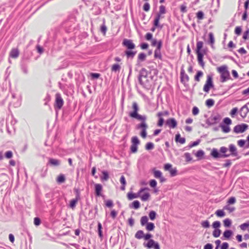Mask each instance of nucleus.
<instances>
[{
  "label": "nucleus",
  "instance_id": "23",
  "mask_svg": "<svg viewBox=\"0 0 249 249\" xmlns=\"http://www.w3.org/2000/svg\"><path fill=\"white\" fill-rule=\"evenodd\" d=\"M197 54V61L198 63L203 67L204 66V62L203 61V55L201 52L196 53Z\"/></svg>",
  "mask_w": 249,
  "mask_h": 249
},
{
  "label": "nucleus",
  "instance_id": "27",
  "mask_svg": "<svg viewBox=\"0 0 249 249\" xmlns=\"http://www.w3.org/2000/svg\"><path fill=\"white\" fill-rule=\"evenodd\" d=\"M146 55L145 53H140L138 56V62H142L146 59Z\"/></svg>",
  "mask_w": 249,
  "mask_h": 249
},
{
  "label": "nucleus",
  "instance_id": "21",
  "mask_svg": "<svg viewBox=\"0 0 249 249\" xmlns=\"http://www.w3.org/2000/svg\"><path fill=\"white\" fill-rule=\"evenodd\" d=\"M248 112H249V109H248V107L246 105L243 106L241 108L240 115L243 118L246 117Z\"/></svg>",
  "mask_w": 249,
  "mask_h": 249
},
{
  "label": "nucleus",
  "instance_id": "12",
  "mask_svg": "<svg viewBox=\"0 0 249 249\" xmlns=\"http://www.w3.org/2000/svg\"><path fill=\"white\" fill-rule=\"evenodd\" d=\"M229 149L230 152V156L236 157L238 155L237 149L236 147L233 144H230L229 145Z\"/></svg>",
  "mask_w": 249,
  "mask_h": 249
},
{
  "label": "nucleus",
  "instance_id": "41",
  "mask_svg": "<svg viewBox=\"0 0 249 249\" xmlns=\"http://www.w3.org/2000/svg\"><path fill=\"white\" fill-rule=\"evenodd\" d=\"M209 42L211 44V46H213V44L214 43V36L213 33H210L209 34Z\"/></svg>",
  "mask_w": 249,
  "mask_h": 249
},
{
  "label": "nucleus",
  "instance_id": "29",
  "mask_svg": "<svg viewBox=\"0 0 249 249\" xmlns=\"http://www.w3.org/2000/svg\"><path fill=\"white\" fill-rule=\"evenodd\" d=\"M120 181L121 183L122 184V186L121 187V190H125V186L126 184V180L125 177L124 176H122L121 177Z\"/></svg>",
  "mask_w": 249,
  "mask_h": 249
},
{
  "label": "nucleus",
  "instance_id": "6",
  "mask_svg": "<svg viewBox=\"0 0 249 249\" xmlns=\"http://www.w3.org/2000/svg\"><path fill=\"white\" fill-rule=\"evenodd\" d=\"M131 145L130 150L132 153H135L137 152L138 145L140 143V141L136 136L132 137L131 138Z\"/></svg>",
  "mask_w": 249,
  "mask_h": 249
},
{
  "label": "nucleus",
  "instance_id": "1",
  "mask_svg": "<svg viewBox=\"0 0 249 249\" xmlns=\"http://www.w3.org/2000/svg\"><path fill=\"white\" fill-rule=\"evenodd\" d=\"M132 108L133 111L130 113L129 116L131 118H135L141 123L137 126V128L141 129V136L142 138H145L147 135L146 129L148 128V125L146 123L147 117L145 115H142L138 113L139 107L137 104L134 102L132 104Z\"/></svg>",
  "mask_w": 249,
  "mask_h": 249
},
{
  "label": "nucleus",
  "instance_id": "44",
  "mask_svg": "<svg viewBox=\"0 0 249 249\" xmlns=\"http://www.w3.org/2000/svg\"><path fill=\"white\" fill-rule=\"evenodd\" d=\"M148 218L146 216H143L141 218V224L142 226L147 224L148 222Z\"/></svg>",
  "mask_w": 249,
  "mask_h": 249
},
{
  "label": "nucleus",
  "instance_id": "63",
  "mask_svg": "<svg viewBox=\"0 0 249 249\" xmlns=\"http://www.w3.org/2000/svg\"><path fill=\"white\" fill-rule=\"evenodd\" d=\"M184 156L187 161H190L192 159L191 154L189 153H185L184 154Z\"/></svg>",
  "mask_w": 249,
  "mask_h": 249
},
{
  "label": "nucleus",
  "instance_id": "45",
  "mask_svg": "<svg viewBox=\"0 0 249 249\" xmlns=\"http://www.w3.org/2000/svg\"><path fill=\"white\" fill-rule=\"evenodd\" d=\"M223 223L225 227H229L231 226V221L229 218H226L223 220Z\"/></svg>",
  "mask_w": 249,
  "mask_h": 249
},
{
  "label": "nucleus",
  "instance_id": "59",
  "mask_svg": "<svg viewBox=\"0 0 249 249\" xmlns=\"http://www.w3.org/2000/svg\"><path fill=\"white\" fill-rule=\"evenodd\" d=\"M249 226V223H244L242 224H241L240 226V229L243 230V231H245L246 230V229L247 228H248Z\"/></svg>",
  "mask_w": 249,
  "mask_h": 249
},
{
  "label": "nucleus",
  "instance_id": "8",
  "mask_svg": "<svg viewBox=\"0 0 249 249\" xmlns=\"http://www.w3.org/2000/svg\"><path fill=\"white\" fill-rule=\"evenodd\" d=\"M152 171L154 177L156 178L160 179V182H163L166 181V179L162 176V172L160 170H157L155 168L152 169Z\"/></svg>",
  "mask_w": 249,
  "mask_h": 249
},
{
  "label": "nucleus",
  "instance_id": "54",
  "mask_svg": "<svg viewBox=\"0 0 249 249\" xmlns=\"http://www.w3.org/2000/svg\"><path fill=\"white\" fill-rule=\"evenodd\" d=\"M100 31L104 36L106 35V32L107 31V28L105 24H103L101 25L100 28Z\"/></svg>",
  "mask_w": 249,
  "mask_h": 249
},
{
  "label": "nucleus",
  "instance_id": "3",
  "mask_svg": "<svg viewBox=\"0 0 249 249\" xmlns=\"http://www.w3.org/2000/svg\"><path fill=\"white\" fill-rule=\"evenodd\" d=\"M139 198L142 201H148L151 197L149 189L147 187L141 188L138 191Z\"/></svg>",
  "mask_w": 249,
  "mask_h": 249
},
{
  "label": "nucleus",
  "instance_id": "25",
  "mask_svg": "<svg viewBox=\"0 0 249 249\" xmlns=\"http://www.w3.org/2000/svg\"><path fill=\"white\" fill-rule=\"evenodd\" d=\"M233 234V232L231 230H226L223 234V236L226 239H229L231 236Z\"/></svg>",
  "mask_w": 249,
  "mask_h": 249
},
{
  "label": "nucleus",
  "instance_id": "39",
  "mask_svg": "<svg viewBox=\"0 0 249 249\" xmlns=\"http://www.w3.org/2000/svg\"><path fill=\"white\" fill-rule=\"evenodd\" d=\"M214 104V101L212 99H209L206 101V105L208 107H213Z\"/></svg>",
  "mask_w": 249,
  "mask_h": 249
},
{
  "label": "nucleus",
  "instance_id": "52",
  "mask_svg": "<svg viewBox=\"0 0 249 249\" xmlns=\"http://www.w3.org/2000/svg\"><path fill=\"white\" fill-rule=\"evenodd\" d=\"M238 111V108L237 107H234L233 108L231 112H230V115L231 117L233 118L235 116V115L237 113Z\"/></svg>",
  "mask_w": 249,
  "mask_h": 249
},
{
  "label": "nucleus",
  "instance_id": "9",
  "mask_svg": "<svg viewBox=\"0 0 249 249\" xmlns=\"http://www.w3.org/2000/svg\"><path fill=\"white\" fill-rule=\"evenodd\" d=\"M166 124L171 128H175L177 126V122L174 118L168 119L165 122Z\"/></svg>",
  "mask_w": 249,
  "mask_h": 249
},
{
  "label": "nucleus",
  "instance_id": "14",
  "mask_svg": "<svg viewBox=\"0 0 249 249\" xmlns=\"http://www.w3.org/2000/svg\"><path fill=\"white\" fill-rule=\"evenodd\" d=\"M180 79L181 82L185 84L189 80V77L188 75L186 74L185 71L184 70H181L180 71Z\"/></svg>",
  "mask_w": 249,
  "mask_h": 249
},
{
  "label": "nucleus",
  "instance_id": "35",
  "mask_svg": "<svg viewBox=\"0 0 249 249\" xmlns=\"http://www.w3.org/2000/svg\"><path fill=\"white\" fill-rule=\"evenodd\" d=\"M155 228L154 224L152 222L147 223L146 226V230L148 231H153Z\"/></svg>",
  "mask_w": 249,
  "mask_h": 249
},
{
  "label": "nucleus",
  "instance_id": "7",
  "mask_svg": "<svg viewBox=\"0 0 249 249\" xmlns=\"http://www.w3.org/2000/svg\"><path fill=\"white\" fill-rule=\"evenodd\" d=\"M248 125L245 124H238L235 126L233 128V131L236 133H243L248 128Z\"/></svg>",
  "mask_w": 249,
  "mask_h": 249
},
{
  "label": "nucleus",
  "instance_id": "50",
  "mask_svg": "<svg viewBox=\"0 0 249 249\" xmlns=\"http://www.w3.org/2000/svg\"><path fill=\"white\" fill-rule=\"evenodd\" d=\"M220 222L218 221H215L213 223L212 226L215 229H218L220 227Z\"/></svg>",
  "mask_w": 249,
  "mask_h": 249
},
{
  "label": "nucleus",
  "instance_id": "20",
  "mask_svg": "<svg viewBox=\"0 0 249 249\" xmlns=\"http://www.w3.org/2000/svg\"><path fill=\"white\" fill-rule=\"evenodd\" d=\"M19 55V51L18 49L13 48L10 53V56L13 58H16Z\"/></svg>",
  "mask_w": 249,
  "mask_h": 249
},
{
  "label": "nucleus",
  "instance_id": "47",
  "mask_svg": "<svg viewBox=\"0 0 249 249\" xmlns=\"http://www.w3.org/2000/svg\"><path fill=\"white\" fill-rule=\"evenodd\" d=\"M156 213L154 211H151L149 213V216L151 220H154L156 218Z\"/></svg>",
  "mask_w": 249,
  "mask_h": 249
},
{
  "label": "nucleus",
  "instance_id": "57",
  "mask_svg": "<svg viewBox=\"0 0 249 249\" xmlns=\"http://www.w3.org/2000/svg\"><path fill=\"white\" fill-rule=\"evenodd\" d=\"M154 148V144L152 142H149L146 143L145 148L146 150H151Z\"/></svg>",
  "mask_w": 249,
  "mask_h": 249
},
{
  "label": "nucleus",
  "instance_id": "62",
  "mask_svg": "<svg viewBox=\"0 0 249 249\" xmlns=\"http://www.w3.org/2000/svg\"><path fill=\"white\" fill-rule=\"evenodd\" d=\"M150 7V4L146 2L144 4L143 6V9L144 11L147 12L149 10Z\"/></svg>",
  "mask_w": 249,
  "mask_h": 249
},
{
  "label": "nucleus",
  "instance_id": "42",
  "mask_svg": "<svg viewBox=\"0 0 249 249\" xmlns=\"http://www.w3.org/2000/svg\"><path fill=\"white\" fill-rule=\"evenodd\" d=\"M195 155L199 159H201L203 158V156L204 155V152L202 150H199L197 151Z\"/></svg>",
  "mask_w": 249,
  "mask_h": 249
},
{
  "label": "nucleus",
  "instance_id": "48",
  "mask_svg": "<svg viewBox=\"0 0 249 249\" xmlns=\"http://www.w3.org/2000/svg\"><path fill=\"white\" fill-rule=\"evenodd\" d=\"M166 8L164 5H161L159 7V13H160V14L164 15L166 13Z\"/></svg>",
  "mask_w": 249,
  "mask_h": 249
},
{
  "label": "nucleus",
  "instance_id": "32",
  "mask_svg": "<svg viewBox=\"0 0 249 249\" xmlns=\"http://www.w3.org/2000/svg\"><path fill=\"white\" fill-rule=\"evenodd\" d=\"M144 236V232L142 230H139L136 233L135 235V238L138 239H142L143 238Z\"/></svg>",
  "mask_w": 249,
  "mask_h": 249
},
{
  "label": "nucleus",
  "instance_id": "58",
  "mask_svg": "<svg viewBox=\"0 0 249 249\" xmlns=\"http://www.w3.org/2000/svg\"><path fill=\"white\" fill-rule=\"evenodd\" d=\"M236 202V199L234 197H231L228 200L227 203L228 205L233 204Z\"/></svg>",
  "mask_w": 249,
  "mask_h": 249
},
{
  "label": "nucleus",
  "instance_id": "38",
  "mask_svg": "<svg viewBox=\"0 0 249 249\" xmlns=\"http://www.w3.org/2000/svg\"><path fill=\"white\" fill-rule=\"evenodd\" d=\"M203 73L201 71H198L196 74L195 76V80L197 82L200 81V78L202 77Z\"/></svg>",
  "mask_w": 249,
  "mask_h": 249
},
{
  "label": "nucleus",
  "instance_id": "15",
  "mask_svg": "<svg viewBox=\"0 0 249 249\" xmlns=\"http://www.w3.org/2000/svg\"><path fill=\"white\" fill-rule=\"evenodd\" d=\"M164 16L162 14H160V13H158L155 18V19L154 20V26L156 27H159L160 26V24H159V21H160V18H164Z\"/></svg>",
  "mask_w": 249,
  "mask_h": 249
},
{
  "label": "nucleus",
  "instance_id": "24",
  "mask_svg": "<svg viewBox=\"0 0 249 249\" xmlns=\"http://www.w3.org/2000/svg\"><path fill=\"white\" fill-rule=\"evenodd\" d=\"M175 140L177 142H178L181 144H183L185 142V139L184 138L181 137L179 134L176 135Z\"/></svg>",
  "mask_w": 249,
  "mask_h": 249
},
{
  "label": "nucleus",
  "instance_id": "4",
  "mask_svg": "<svg viewBox=\"0 0 249 249\" xmlns=\"http://www.w3.org/2000/svg\"><path fill=\"white\" fill-rule=\"evenodd\" d=\"M214 85L213 81V77L211 75L207 76V79L203 87V91L206 93H209L211 89L213 88Z\"/></svg>",
  "mask_w": 249,
  "mask_h": 249
},
{
  "label": "nucleus",
  "instance_id": "53",
  "mask_svg": "<svg viewBox=\"0 0 249 249\" xmlns=\"http://www.w3.org/2000/svg\"><path fill=\"white\" fill-rule=\"evenodd\" d=\"M201 225L204 228H208L210 227V223L208 220L202 221Z\"/></svg>",
  "mask_w": 249,
  "mask_h": 249
},
{
  "label": "nucleus",
  "instance_id": "31",
  "mask_svg": "<svg viewBox=\"0 0 249 249\" xmlns=\"http://www.w3.org/2000/svg\"><path fill=\"white\" fill-rule=\"evenodd\" d=\"M65 180V177L63 174H60L56 178V181L59 183L64 182Z\"/></svg>",
  "mask_w": 249,
  "mask_h": 249
},
{
  "label": "nucleus",
  "instance_id": "11",
  "mask_svg": "<svg viewBox=\"0 0 249 249\" xmlns=\"http://www.w3.org/2000/svg\"><path fill=\"white\" fill-rule=\"evenodd\" d=\"M146 247L148 248H154V249H160L159 244L155 242L153 239H150L146 245Z\"/></svg>",
  "mask_w": 249,
  "mask_h": 249
},
{
  "label": "nucleus",
  "instance_id": "49",
  "mask_svg": "<svg viewBox=\"0 0 249 249\" xmlns=\"http://www.w3.org/2000/svg\"><path fill=\"white\" fill-rule=\"evenodd\" d=\"M196 17L197 19L201 20L204 18V13L202 11H199L196 13Z\"/></svg>",
  "mask_w": 249,
  "mask_h": 249
},
{
  "label": "nucleus",
  "instance_id": "40",
  "mask_svg": "<svg viewBox=\"0 0 249 249\" xmlns=\"http://www.w3.org/2000/svg\"><path fill=\"white\" fill-rule=\"evenodd\" d=\"M203 43L202 41H198L196 43V53L201 52V49L203 47Z\"/></svg>",
  "mask_w": 249,
  "mask_h": 249
},
{
  "label": "nucleus",
  "instance_id": "51",
  "mask_svg": "<svg viewBox=\"0 0 249 249\" xmlns=\"http://www.w3.org/2000/svg\"><path fill=\"white\" fill-rule=\"evenodd\" d=\"M169 171L170 173L171 176H172V177H174V176H176L177 174V170L176 168H172L170 169V170Z\"/></svg>",
  "mask_w": 249,
  "mask_h": 249
},
{
  "label": "nucleus",
  "instance_id": "61",
  "mask_svg": "<svg viewBox=\"0 0 249 249\" xmlns=\"http://www.w3.org/2000/svg\"><path fill=\"white\" fill-rule=\"evenodd\" d=\"M105 202L106 206L108 208H111L113 206V203L111 200H107Z\"/></svg>",
  "mask_w": 249,
  "mask_h": 249
},
{
  "label": "nucleus",
  "instance_id": "26",
  "mask_svg": "<svg viewBox=\"0 0 249 249\" xmlns=\"http://www.w3.org/2000/svg\"><path fill=\"white\" fill-rule=\"evenodd\" d=\"M78 199L79 197L77 196L75 198L71 200L70 202V207L72 209H74L75 207Z\"/></svg>",
  "mask_w": 249,
  "mask_h": 249
},
{
  "label": "nucleus",
  "instance_id": "60",
  "mask_svg": "<svg viewBox=\"0 0 249 249\" xmlns=\"http://www.w3.org/2000/svg\"><path fill=\"white\" fill-rule=\"evenodd\" d=\"M223 210H228V211H229V212L231 213V212H232L233 211H234L235 208L234 207H231L229 206V205H228L225 206L223 207Z\"/></svg>",
  "mask_w": 249,
  "mask_h": 249
},
{
  "label": "nucleus",
  "instance_id": "37",
  "mask_svg": "<svg viewBox=\"0 0 249 249\" xmlns=\"http://www.w3.org/2000/svg\"><path fill=\"white\" fill-rule=\"evenodd\" d=\"M154 57L155 58H159L161 60L162 55L161 54L160 50H155L154 51Z\"/></svg>",
  "mask_w": 249,
  "mask_h": 249
},
{
  "label": "nucleus",
  "instance_id": "34",
  "mask_svg": "<svg viewBox=\"0 0 249 249\" xmlns=\"http://www.w3.org/2000/svg\"><path fill=\"white\" fill-rule=\"evenodd\" d=\"M136 53V52L132 51H126L125 54L128 58H133Z\"/></svg>",
  "mask_w": 249,
  "mask_h": 249
},
{
  "label": "nucleus",
  "instance_id": "46",
  "mask_svg": "<svg viewBox=\"0 0 249 249\" xmlns=\"http://www.w3.org/2000/svg\"><path fill=\"white\" fill-rule=\"evenodd\" d=\"M221 234V230L219 229H215L213 232V235L214 237H218Z\"/></svg>",
  "mask_w": 249,
  "mask_h": 249
},
{
  "label": "nucleus",
  "instance_id": "17",
  "mask_svg": "<svg viewBox=\"0 0 249 249\" xmlns=\"http://www.w3.org/2000/svg\"><path fill=\"white\" fill-rule=\"evenodd\" d=\"M163 116L162 111L159 112L157 114V116L159 118V121L157 123V125L158 126L161 127L163 125L164 123V119L162 118Z\"/></svg>",
  "mask_w": 249,
  "mask_h": 249
},
{
  "label": "nucleus",
  "instance_id": "13",
  "mask_svg": "<svg viewBox=\"0 0 249 249\" xmlns=\"http://www.w3.org/2000/svg\"><path fill=\"white\" fill-rule=\"evenodd\" d=\"M147 75V71L145 68H142L140 72V75L139 77V81L141 85H144L142 81V78H145Z\"/></svg>",
  "mask_w": 249,
  "mask_h": 249
},
{
  "label": "nucleus",
  "instance_id": "22",
  "mask_svg": "<svg viewBox=\"0 0 249 249\" xmlns=\"http://www.w3.org/2000/svg\"><path fill=\"white\" fill-rule=\"evenodd\" d=\"M211 156L215 159L221 158V154L218 152L217 149L216 148H213L212 150Z\"/></svg>",
  "mask_w": 249,
  "mask_h": 249
},
{
  "label": "nucleus",
  "instance_id": "56",
  "mask_svg": "<svg viewBox=\"0 0 249 249\" xmlns=\"http://www.w3.org/2000/svg\"><path fill=\"white\" fill-rule=\"evenodd\" d=\"M157 182L156 180L155 179H151L149 181V185L152 188H155L157 186Z\"/></svg>",
  "mask_w": 249,
  "mask_h": 249
},
{
  "label": "nucleus",
  "instance_id": "10",
  "mask_svg": "<svg viewBox=\"0 0 249 249\" xmlns=\"http://www.w3.org/2000/svg\"><path fill=\"white\" fill-rule=\"evenodd\" d=\"M123 44L128 49H133L135 47V44L131 40L125 39L124 40Z\"/></svg>",
  "mask_w": 249,
  "mask_h": 249
},
{
  "label": "nucleus",
  "instance_id": "16",
  "mask_svg": "<svg viewBox=\"0 0 249 249\" xmlns=\"http://www.w3.org/2000/svg\"><path fill=\"white\" fill-rule=\"evenodd\" d=\"M228 149L225 146H222L220 147L219 151L221 153V158H227L230 156V154H227Z\"/></svg>",
  "mask_w": 249,
  "mask_h": 249
},
{
  "label": "nucleus",
  "instance_id": "43",
  "mask_svg": "<svg viewBox=\"0 0 249 249\" xmlns=\"http://www.w3.org/2000/svg\"><path fill=\"white\" fill-rule=\"evenodd\" d=\"M103 176L101 177L102 180L107 181L109 178L108 174L107 171H104L102 172Z\"/></svg>",
  "mask_w": 249,
  "mask_h": 249
},
{
  "label": "nucleus",
  "instance_id": "33",
  "mask_svg": "<svg viewBox=\"0 0 249 249\" xmlns=\"http://www.w3.org/2000/svg\"><path fill=\"white\" fill-rule=\"evenodd\" d=\"M131 208L135 209H138L140 207V203L138 200H134L130 206Z\"/></svg>",
  "mask_w": 249,
  "mask_h": 249
},
{
  "label": "nucleus",
  "instance_id": "30",
  "mask_svg": "<svg viewBox=\"0 0 249 249\" xmlns=\"http://www.w3.org/2000/svg\"><path fill=\"white\" fill-rule=\"evenodd\" d=\"M49 161L51 165L53 166H58L60 164V161L57 159L51 158Z\"/></svg>",
  "mask_w": 249,
  "mask_h": 249
},
{
  "label": "nucleus",
  "instance_id": "19",
  "mask_svg": "<svg viewBox=\"0 0 249 249\" xmlns=\"http://www.w3.org/2000/svg\"><path fill=\"white\" fill-rule=\"evenodd\" d=\"M139 198L138 192L137 193L129 192L127 194V198L128 200H131L134 198Z\"/></svg>",
  "mask_w": 249,
  "mask_h": 249
},
{
  "label": "nucleus",
  "instance_id": "5",
  "mask_svg": "<svg viewBox=\"0 0 249 249\" xmlns=\"http://www.w3.org/2000/svg\"><path fill=\"white\" fill-rule=\"evenodd\" d=\"M64 104V101L60 93H57L55 95V102L54 107L55 108L60 109Z\"/></svg>",
  "mask_w": 249,
  "mask_h": 249
},
{
  "label": "nucleus",
  "instance_id": "28",
  "mask_svg": "<svg viewBox=\"0 0 249 249\" xmlns=\"http://www.w3.org/2000/svg\"><path fill=\"white\" fill-rule=\"evenodd\" d=\"M215 214L217 217H222L226 215V213H225V212L224 211L223 209V210H220V209L217 210L215 212Z\"/></svg>",
  "mask_w": 249,
  "mask_h": 249
},
{
  "label": "nucleus",
  "instance_id": "18",
  "mask_svg": "<svg viewBox=\"0 0 249 249\" xmlns=\"http://www.w3.org/2000/svg\"><path fill=\"white\" fill-rule=\"evenodd\" d=\"M103 190V187L100 184H95V192L97 196H101V192Z\"/></svg>",
  "mask_w": 249,
  "mask_h": 249
},
{
  "label": "nucleus",
  "instance_id": "64",
  "mask_svg": "<svg viewBox=\"0 0 249 249\" xmlns=\"http://www.w3.org/2000/svg\"><path fill=\"white\" fill-rule=\"evenodd\" d=\"M249 37V29H248L244 33L243 36V38L247 40Z\"/></svg>",
  "mask_w": 249,
  "mask_h": 249
},
{
  "label": "nucleus",
  "instance_id": "2",
  "mask_svg": "<svg viewBox=\"0 0 249 249\" xmlns=\"http://www.w3.org/2000/svg\"><path fill=\"white\" fill-rule=\"evenodd\" d=\"M217 71L220 74L221 82L224 83L230 79V74L227 66H220L217 68Z\"/></svg>",
  "mask_w": 249,
  "mask_h": 249
},
{
  "label": "nucleus",
  "instance_id": "55",
  "mask_svg": "<svg viewBox=\"0 0 249 249\" xmlns=\"http://www.w3.org/2000/svg\"><path fill=\"white\" fill-rule=\"evenodd\" d=\"M221 128L222 131L224 133H228L230 131V127L227 125H222Z\"/></svg>",
  "mask_w": 249,
  "mask_h": 249
},
{
  "label": "nucleus",
  "instance_id": "36",
  "mask_svg": "<svg viewBox=\"0 0 249 249\" xmlns=\"http://www.w3.org/2000/svg\"><path fill=\"white\" fill-rule=\"evenodd\" d=\"M121 69V66L118 64H114L111 67V71H112L116 72L119 71Z\"/></svg>",
  "mask_w": 249,
  "mask_h": 249
}]
</instances>
